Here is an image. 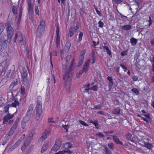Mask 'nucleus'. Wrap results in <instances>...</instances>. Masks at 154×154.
<instances>
[{
	"mask_svg": "<svg viewBox=\"0 0 154 154\" xmlns=\"http://www.w3.org/2000/svg\"><path fill=\"white\" fill-rule=\"evenodd\" d=\"M45 21H42L38 27L36 32V36L38 38H41L42 37L45 32Z\"/></svg>",
	"mask_w": 154,
	"mask_h": 154,
	"instance_id": "f257e3e1",
	"label": "nucleus"
},
{
	"mask_svg": "<svg viewBox=\"0 0 154 154\" xmlns=\"http://www.w3.org/2000/svg\"><path fill=\"white\" fill-rule=\"evenodd\" d=\"M19 41L20 43L22 45H25L26 44L25 38L20 32H17L15 34V36L14 39V42H16L17 39Z\"/></svg>",
	"mask_w": 154,
	"mask_h": 154,
	"instance_id": "f03ea898",
	"label": "nucleus"
},
{
	"mask_svg": "<svg viewBox=\"0 0 154 154\" xmlns=\"http://www.w3.org/2000/svg\"><path fill=\"white\" fill-rule=\"evenodd\" d=\"M5 25L7 32L8 38L11 39L14 34L13 29L9 23H6Z\"/></svg>",
	"mask_w": 154,
	"mask_h": 154,
	"instance_id": "7ed1b4c3",
	"label": "nucleus"
},
{
	"mask_svg": "<svg viewBox=\"0 0 154 154\" xmlns=\"http://www.w3.org/2000/svg\"><path fill=\"white\" fill-rule=\"evenodd\" d=\"M90 85V84H88L87 85L85 86V87L82 88L81 89V91L83 93H88L89 94L88 92V90H92L95 91H97L98 87L97 85H94L90 88H89Z\"/></svg>",
	"mask_w": 154,
	"mask_h": 154,
	"instance_id": "20e7f679",
	"label": "nucleus"
},
{
	"mask_svg": "<svg viewBox=\"0 0 154 154\" xmlns=\"http://www.w3.org/2000/svg\"><path fill=\"white\" fill-rule=\"evenodd\" d=\"M21 99V97L20 96H17L12 100V104H10L11 107H16L17 106L19 105L20 102V101Z\"/></svg>",
	"mask_w": 154,
	"mask_h": 154,
	"instance_id": "39448f33",
	"label": "nucleus"
},
{
	"mask_svg": "<svg viewBox=\"0 0 154 154\" xmlns=\"http://www.w3.org/2000/svg\"><path fill=\"white\" fill-rule=\"evenodd\" d=\"M10 57L9 54L7 52H4L3 54L0 55V63H3L5 61H7L10 59Z\"/></svg>",
	"mask_w": 154,
	"mask_h": 154,
	"instance_id": "423d86ee",
	"label": "nucleus"
},
{
	"mask_svg": "<svg viewBox=\"0 0 154 154\" xmlns=\"http://www.w3.org/2000/svg\"><path fill=\"white\" fill-rule=\"evenodd\" d=\"M31 116L26 114L25 116L23 118L21 121V126L23 128H24L26 126V123L28 122L30 119Z\"/></svg>",
	"mask_w": 154,
	"mask_h": 154,
	"instance_id": "0eeeda50",
	"label": "nucleus"
},
{
	"mask_svg": "<svg viewBox=\"0 0 154 154\" xmlns=\"http://www.w3.org/2000/svg\"><path fill=\"white\" fill-rule=\"evenodd\" d=\"M61 145V143L59 140H57L55 144L52 148V150L55 152L57 151L59 149Z\"/></svg>",
	"mask_w": 154,
	"mask_h": 154,
	"instance_id": "6e6552de",
	"label": "nucleus"
},
{
	"mask_svg": "<svg viewBox=\"0 0 154 154\" xmlns=\"http://www.w3.org/2000/svg\"><path fill=\"white\" fill-rule=\"evenodd\" d=\"M86 51L85 50H83L81 53L79 58L78 65L80 66L83 63L84 60V56L85 54Z\"/></svg>",
	"mask_w": 154,
	"mask_h": 154,
	"instance_id": "1a4fd4ad",
	"label": "nucleus"
},
{
	"mask_svg": "<svg viewBox=\"0 0 154 154\" xmlns=\"http://www.w3.org/2000/svg\"><path fill=\"white\" fill-rule=\"evenodd\" d=\"M91 59H89L85 63L83 68L82 71L84 72H87L89 68Z\"/></svg>",
	"mask_w": 154,
	"mask_h": 154,
	"instance_id": "9d476101",
	"label": "nucleus"
},
{
	"mask_svg": "<svg viewBox=\"0 0 154 154\" xmlns=\"http://www.w3.org/2000/svg\"><path fill=\"white\" fill-rule=\"evenodd\" d=\"M28 8L27 9L28 13H33V5L32 4L31 2L29 0L27 2Z\"/></svg>",
	"mask_w": 154,
	"mask_h": 154,
	"instance_id": "9b49d317",
	"label": "nucleus"
},
{
	"mask_svg": "<svg viewBox=\"0 0 154 154\" xmlns=\"http://www.w3.org/2000/svg\"><path fill=\"white\" fill-rule=\"evenodd\" d=\"M34 105L32 103L28 107L27 110L26 114L31 116L32 113L34 108Z\"/></svg>",
	"mask_w": 154,
	"mask_h": 154,
	"instance_id": "f8f14e48",
	"label": "nucleus"
},
{
	"mask_svg": "<svg viewBox=\"0 0 154 154\" xmlns=\"http://www.w3.org/2000/svg\"><path fill=\"white\" fill-rule=\"evenodd\" d=\"M66 153L68 154H73V153L68 149H64L62 151H60L55 154H66Z\"/></svg>",
	"mask_w": 154,
	"mask_h": 154,
	"instance_id": "ddd939ff",
	"label": "nucleus"
},
{
	"mask_svg": "<svg viewBox=\"0 0 154 154\" xmlns=\"http://www.w3.org/2000/svg\"><path fill=\"white\" fill-rule=\"evenodd\" d=\"M30 143V140H28V139L27 140H26L24 142L23 145L21 148V149L22 150V151H24Z\"/></svg>",
	"mask_w": 154,
	"mask_h": 154,
	"instance_id": "4468645a",
	"label": "nucleus"
},
{
	"mask_svg": "<svg viewBox=\"0 0 154 154\" xmlns=\"http://www.w3.org/2000/svg\"><path fill=\"white\" fill-rule=\"evenodd\" d=\"M13 117V115H10L9 113L6 114L4 117L3 123H5V122H7L9 119H12Z\"/></svg>",
	"mask_w": 154,
	"mask_h": 154,
	"instance_id": "2eb2a0df",
	"label": "nucleus"
},
{
	"mask_svg": "<svg viewBox=\"0 0 154 154\" xmlns=\"http://www.w3.org/2000/svg\"><path fill=\"white\" fill-rule=\"evenodd\" d=\"M21 143V140H18L16 143L10 149H9V151H12L14 149L18 147L20 144Z\"/></svg>",
	"mask_w": 154,
	"mask_h": 154,
	"instance_id": "dca6fc26",
	"label": "nucleus"
},
{
	"mask_svg": "<svg viewBox=\"0 0 154 154\" xmlns=\"http://www.w3.org/2000/svg\"><path fill=\"white\" fill-rule=\"evenodd\" d=\"M6 40L0 39V51L6 45Z\"/></svg>",
	"mask_w": 154,
	"mask_h": 154,
	"instance_id": "f3484780",
	"label": "nucleus"
},
{
	"mask_svg": "<svg viewBox=\"0 0 154 154\" xmlns=\"http://www.w3.org/2000/svg\"><path fill=\"white\" fill-rule=\"evenodd\" d=\"M131 25L128 24L125 25L124 26H122L121 27V29L125 31H128L129 30L131 29Z\"/></svg>",
	"mask_w": 154,
	"mask_h": 154,
	"instance_id": "a211bd4d",
	"label": "nucleus"
},
{
	"mask_svg": "<svg viewBox=\"0 0 154 154\" xmlns=\"http://www.w3.org/2000/svg\"><path fill=\"white\" fill-rule=\"evenodd\" d=\"M48 148V144L47 143H45L42 146L41 152V153H43L46 151Z\"/></svg>",
	"mask_w": 154,
	"mask_h": 154,
	"instance_id": "6ab92c4d",
	"label": "nucleus"
},
{
	"mask_svg": "<svg viewBox=\"0 0 154 154\" xmlns=\"http://www.w3.org/2000/svg\"><path fill=\"white\" fill-rule=\"evenodd\" d=\"M49 134V132L48 131H45L41 137V139H42V141L45 140L48 137Z\"/></svg>",
	"mask_w": 154,
	"mask_h": 154,
	"instance_id": "aec40b11",
	"label": "nucleus"
},
{
	"mask_svg": "<svg viewBox=\"0 0 154 154\" xmlns=\"http://www.w3.org/2000/svg\"><path fill=\"white\" fill-rule=\"evenodd\" d=\"M112 136L113 137L114 141L117 144H119L121 145H123V143L119 140V139L117 137L114 136Z\"/></svg>",
	"mask_w": 154,
	"mask_h": 154,
	"instance_id": "412c9836",
	"label": "nucleus"
},
{
	"mask_svg": "<svg viewBox=\"0 0 154 154\" xmlns=\"http://www.w3.org/2000/svg\"><path fill=\"white\" fill-rule=\"evenodd\" d=\"M35 109L36 112H42V105L41 104H36Z\"/></svg>",
	"mask_w": 154,
	"mask_h": 154,
	"instance_id": "4be33fe9",
	"label": "nucleus"
},
{
	"mask_svg": "<svg viewBox=\"0 0 154 154\" xmlns=\"http://www.w3.org/2000/svg\"><path fill=\"white\" fill-rule=\"evenodd\" d=\"M144 146L149 149H151L153 147V146L152 144L149 143L144 142Z\"/></svg>",
	"mask_w": 154,
	"mask_h": 154,
	"instance_id": "5701e85b",
	"label": "nucleus"
},
{
	"mask_svg": "<svg viewBox=\"0 0 154 154\" xmlns=\"http://www.w3.org/2000/svg\"><path fill=\"white\" fill-rule=\"evenodd\" d=\"M71 47V44L70 42H67L64 47V50L65 51H68Z\"/></svg>",
	"mask_w": 154,
	"mask_h": 154,
	"instance_id": "b1692460",
	"label": "nucleus"
},
{
	"mask_svg": "<svg viewBox=\"0 0 154 154\" xmlns=\"http://www.w3.org/2000/svg\"><path fill=\"white\" fill-rule=\"evenodd\" d=\"M130 42L132 45L135 46L137 43V40L136 39L133 38L131 39Z\"/></svg>",
	"mask_w": 154,
	"mask_h": 154,
	"instance_id": "393cba45",
	"label": "nucleus"
},
{
	"mask_svg": "<svg viewBox=\"0 0 154 154\" xmlns=\"http://www.w3.org/2000/svg\"><path fill=\"white\" fill-rule=\"evenodd\" d=\"M22 77L24 78H26L27 76V73L26 70L24 69L22 71L21 74Z\"/></svg>",
	"mask_w": 154,
	"mask_h": 154,
	"instance_id": "a878e982",
	"label": "nucleus"
},
{
	"mask_svg": "<svg viewBox=\"0 0 154 154\" xmlns=\"http://www.w3.org/2000/svg\"><path fill=\"white\" fill-rule=\"evenodd\" d=\"M62 126L64 128V129L66 130V131H67V129L68 128V124H66V123L65 122V121H62Z\"/></svg>",
	"mask_w": 154,
	"mask_h": 154,
	"instance_id": "bb28decb",
	"label": "nucleus"
},
{
	"mask_svg": "<svg viewBox=\"0 0 154 154\" xmlns=\"http://www.w3.org/2000/svg\"><path fill=\"white\" fill-rule=\"evenodd\" d=\"M63 147L65 149H69L72 147V145L69 142H67L63 144Z\"/></svg>",
	"mask_w": 154,
	"mask_h": 154,
	"instance_id": "cd10ccee",
	"label": "nucleus"
},
{
	"mask_svg": "<svg viewBox=\"0 0 154 154\" xmlns=\"http://www.w3.org/2000/svg\"><path fill=\"white\" fill-rule=\"evenodd\" d=\"M42 113V112H36V114L35 115V119L36 120L38 121L39 120L40 118L41 115Z\"/></svg>",
	"mask_w": 154,
	"mask_h": 154,
	"instance_id": "c85d7f7f",
	"label": "nucleus"
},
{
	"mask_svg": "<svg viewBox=\"0 0 154 154\" xmlns=\"http://www.w3.org/2000/svg\"><path fill=\"white\" fill-rule=\"evenodd\" d=\"M34 133V131H31V132H30L29 134L28 135L27 137L26 140H27L28 139V140H30L31 142L32 138L33 136Z\"/></svg>",
	"mask_w": 154,
	"mask_h": 154,
	"instance_id": "c756f323",
	"label": "nucleus"
},
{
	"mask_svg": "<svg viewBox=\"0 0 154 154\" xmlns=\"http://www.w3.org/2000/svg\"><path fill=\"white\" fill-rule=\"evenodd\" d=\"M103 147L104 148V151L106 154H112L111 151L106 146H104Z\"/></svg>",
	"mask_w": 154,
	"mask_h": 154,
	"instance_id": "7c9ffc66",
	"label": "nucleus"
},
{
	"mask_svg": "<svg viewBox=\"0 0 154 154\" xmlns=\"http://www.w3.org/2000/svg\"><path fill=\"white\" fill-rule=\"evenodd\" d=\"M101 107L102 106L101 105L98 104L97 105L94 106L93 107L91 108V109L94 110L100 109L101 108Z\"/></svg>",
	"mask_w": 154,
	"mask_h": 154,
	"instance_id": "2f4dec72",
	"label": "nucleus"
},
{
	"mask_svg": "<svg viewBox=\"0 0 154 154\" xmlns=\"http://www.w3.org/2000/svg\"><path fill=\"white\" fill-rule=\"evenodd\" d=\"M103 47L104 49L106 50L107 53L109 55H111V52L109 50L108 47L107 46H103Z\"/></svg>",
	"mask_w": 154,
	"mask_h": 154,
	"instance_id": "473e14b6",
	"label": "nucleus"
},
{
	"mask_svg": "<svg viewBox=\"0 0 154 154\" xmlns=\"http://www.w3.org/2000/svg\"><path fill=\"white\" fill-rule=\"evenodd\" d=\"M42 98L41 96H38L37 99V104H41L42 105Z\"/></svg>",
	"mask_w": 154,
	"mask_h": 154,
	"instance_id": "72a5a7b5",
	"label": "nucleus"
},
{
	"mask_svg": "<svg viewBox=\"0 0 154 154\" xmlns=\"http://www.w3.org/2000/svg\"><path fill=\"white\" fill-rule=\"evenodd\" d=\"M11 107L10 105H8L5 106L4 107V112H8V109L10 107Z\"/></svg>",
	"mask_w": 154,
	"mask_h": 154,
	"instance_id": "f704fd0d",
	"label": "nucleus"
},
{
	"mask_svg": "<svg viewBox=\"0 0 154 154\" xmlns=\"http://www.w3.org/2000/svg\"><path fill=\"white\" fill-rule=\"evenodd\" d=\"M83 33L80 32L79 35V38L78 41V42H80L82 39V37L83 36Z\"/></svg>",
	"mask_w": 154,
	"mask_h": 154,
	"instance_id": "c9c22d12",
	"label": "nucleus"
},
{
	"mask_svg": "<svg viewBox=\"0 0 154 154\" xmlns=\"http://www.w3.org/2000/svg\"><path fill=\"white\" fill-rule=\"evenodd\" d=\"M12 11L14 14H17V8L16 6H13L12 8Z\"/></svg>",
	"mask_w": 154,
	"mask_h": 154,
	"instance_id": "e433bc0d",
	"label": "nucleus"
},
{
	"mask_svg": "<svg viewBox=\"0 0 154 154\" xmlns=\"http://www.w3.org/2000/svg\"><path fill=\"white\" fill-rule=\"evenodd\" d=\"M29 19L32 22L34 21V17L33 13H28Z\"/></svg>",
	"mask_w": 154,
	"mask_h": 154,
	"instance_id": "4c0bfd02",
	"label": "nucleus"
},
{
	"mask_svg": "<svg viewBox=\"0 0 154 154\" xmlns=\"http://www.w3.org/2000/svg\"><path fill=\"white\" fill-rule=\"evenodd\" d=\"M108 146L112 150H113L115 149L114 145L112 143H108Z\"/></svg>",
	"mask_w": 154,
	"mask_h": 154,
	"instance_id": "58836bf2",
	"label": "nucleus"
},
{
	"mask_svg": "<svg viewBox=\"0 0 154 154\" xmlns=\"http://www.w3.org/2000/svg\"><path fill=\"white\" fill-rule=\"evenodd\" d=\"M17 85V82H12L10 85V88L11 89H12L14 86Z\"/></svg>",
	"mask_w": 154,
	"mask_h": 154,
	"instance_id": "ea45409f",
	"label": "nucleus"
},
{
	"mask_svg": "<svg viewBox=\"0 0 154 154\" xmlns=\"http://www.w3.org/2000/svg\"><path fill=\"white\" fill-rule=\"evenodd\" d=\"M120 112V109L119 108L115 109L113 113L115 114H119Z\"/></svg>",
	"mask_w": 154,
	"mask_h": 154,
	"instance_id": "a19ab883",
	"label": "nucleus"
},
{
	"mask_svg": "<svg viewBox=\"0 0 154 154\" xmlns=\"http://www.w3.org/2000/svg\"><path fill=\"white\" fill-rule=\"evenodd\" d=\"M8 99H11L13 98V94L11 92H9L8 94Z\"/></svg>",
	"mask_w": 154,
	"mask_h": 154,
	"instance_id": "79ce46f5",
	"label": "nucleus"
},
{
	"mask_svg": "<svg viewBox=\"0 0 154 154\" xmlns=\"http://www.w3.org/2000/svg\"><path fill=\"white\" fill-rule=\"evenodd\" d=\"M22 7L21 5V4L20 7V11H19V17L20 18L21 16L22 13Z\"/></svg>",
	"mask_w": 154,
	"mask_h": 154,
	"instance_id": "37998d69",
	"label": "nucleus"
},
{
	"mask_svg": "<svg viewBox=\"0 0 154 154\" xmlns=\"http://www.w3.org/2000/svg\"><path fill=\"white\" fill-rule=\"evenodd\" d=\"M25 89L24 87L23 86L21 87L20 90V93L22 95H23L25 93Z\"/></svg>",
	"mask_w": 154,
	"mask_h": 154,
	"instance_id": "c03bdc74",
	"label": "nucleus"
},
{
	"mask_svg": "<svg viewBox=\"0 0 154 154\" xmlns=\"http://www.w3.org/2000/svg\"><path fill=\"white\" fill-rule=\"evenodd\" d=\"M20 121V119L19 118H17L16 120L15 123L13 125H15L17 127L18 124L19 123Z\"/></svg>",
	"mask_w": 154,
	"mask_h": 154,
	"instance_id": "a18cd8bd",
	"label": "nucleus"
},
{
	"mask_svg": "<svg viewBox=\"0 0 154 154\" xmlns=\"http://www.w3.org/2000/svg\"><path fill=\"white\" fill-rule=\"evenodd\" d=\"M131 137L132 134L129 133L127 134L126 136V137L127 139L128 140H131Z\"/></svg>",
	"mask_w": 154,
	"mask_h": 154,
	"instance_id": "49530a36",
	"label": "nucleus"
},
{
	"mask_svg": "<svg viewBox=\"0 0 154 154\" xmlns=\"http://www.w3.org/2000/svg\"><path fill=\"white\" fill-rule=\"evenodd\" d=\"M83 72L81 70L79 72H78L76 74V76L78 78H79L82 75V74L83 73Z\"/></svg>",
	"mask_w": 154,
	"mask_h": 154,
	"instance_id": "de8ad7c7",
	"label": "nucleus"
},
{
	"mask_svg": "<svg viewBox=\"0 0 154 154\" xmlns=\"http://www.w3.org/2000/svg\"><path fill=\"white\" fill-rule=\"evenodd\" d=\"M57 38L56 39V42L57 45L60 44V40L59 36H57Z\"/></svg>",
	"mask_w": 154,
	"mask_h": 154,
	"instance_id": "09e8293b",
	"label": "nucleus"
},
{
	"mask_svg": "<svg viewBox=\"0 0 154 154\" xmlns=\"http://www.w3.org/2000/svg\"><path fill=\"white\" fill-rule=\"evenodd\" d=\"M35 12L36 14L37 15H39V10L38 9V6H36L35 7Z\"/></svg>",
	"mask_w": 154,
	"mask_h": 154,
	"instance_id": "8fccbe9b",
	"label": "nucleus"
},
{
	"mask_svg": "<svg viewBox=\"0 0 154 154\" xmlns=\"http://www.w3.org/2000/svg\"><path fill=\"white\" fill-rule=\"evenodd\" d=\"M131 91L136 94H139V91L137 88H134L132 89Z\"/></svg>",
	"mask_w": 154,
	"mask_h": 154,
	"instance_id": "3c124183",
	"label": "nucleus"
},
{
	"mask_svg": "<svg viewBox=\"0 0 154 154\" xmlns=\"http://www.w3.org/2000/svg\"><path fill=\"white\" fill-rule=\"evenodd\" d=\"M4 29V26L2 24H0V35L2 33Z\"/></svg>",
	"mask_w": 154,
	"mask_h": 154,
	"instance_id": "603ef678",
	"label": "nucleus"
},
{
	"mask_svg": "<svg viewBox=\"0 0 154 154\" xmlns=\"http://www.w3.org/2000/svg\"><path fill=\"white\" fill-rule=\"evenodd\" d=\"M98 26L100 28H102L103 27L104 25L103 23V22L100 21L98 23Z\"/></svg>",
	"mask_w": 154,
	"mask_h": 154,
	"instance_id": "864d4df0",
	"label": "nucleus"
},
{
	"mask_svg": "<svg viewBox=\"0 0 154 154\" xmlns=\"http://www.w3.org/2000/svg\"><path fill=\"white\" fill-rule=\"evenodd\" d=\"M63 79L66 81H69L70 82L71 81V79L70 78L67 77V76L64 75L63 76Z\"/></svg>",
	"mask_w": 154,
	"mask_h": 154,
	"instance_id": "5fc2aeb1",
	"label": "nucleus"
},
{
	"mask_svg": "<svg viewBox=\"0 0 154 154\" xmlns=\"http://www.w3.org/2000/svg\"><path fill=\"white\" fill-rule=\"evenodd\" d=\"M79 122L80 124L84 126H88V125L85 122L82 120L79 121Z\"/></svg>",
	"mask_w": 154,
	"mask_h": 154,
	"instance_id": "6e6d98bb",
	"label": "nucleus"
},
{
	"mask_svg": "<svg viewBox=\"0 0 154 154\" xmlns=\"http://www.w3.org/2000/svg\"><path fill=\"white\" fill-rule=\"evenodd\" d=\"M96 135L100 138H103L104 137V135L100 133L96 134Z\"/></svg>",
	"mask_w": 154,
	"mask_h": 154,
	"instance_id": "4d7b16f0",
	"label": "nucleus"
},
{
	"mask_svg": "<svg viewBox=\"0 0 154 154\" xmlns=\"http://www.w3.org/2000/svg\"><path fill=\"white\" fill-rule=\"evenodd\" d=\"M17 127L15 125H13V126L11 128V130L13 131L14 132Z\"/></svg>",
	"mask_w": 154,
	"mask_h": 154,
	"instance_id": "13d9d810",
	"label": "nucleus"
},
{
	"mask_svg": "<svg viewBox=\"0 0 154 154\" xmlns=\"http://www.w3.org/2000/svg\"><path fill=\"white\" fill-rule=\"evenodd\" d=\"M17 127L15 125H13V126L11 128V130L13 131L14 132Z\"/></svg>",
	"mask_w": 154,
	"mask_h": 154,
	"instance_id": "bf43d9fd",
	"label": "nucleus"
},
{
	"mask_svg": "<svg viewBox=\"0 0 154 154\" xmlns=\"http://www.w3.org/2000/svg\"><path fill=\"white\" fill-rule=\"evenodd\" d=\"M11 71H10V70H9L8 72H7V78L8 77H9L11 76Z\"/></svg>",
	"mask_w": 154,
	"mask_h": 154,
	"instance_id": "052dcab7",
	"label": "nucleus"
},
{
	"mask_svg": "<svg viewBox=\"0 0 154 154\" xmlns=\"http://www.w3.org/2000/svg\"><path fill=\"white\" fill-rule=\"evenodd\" d=\"M69 34L70 37H72L74 34V32L71 29L69 30Z\"/></svg>",
	"mask_w": 154,
	"mask_h": 154,
	"instance_id": "680f3d73",
	"label": "nucleus"
},
{
	"mask_svg": "<svg viewBox=\"0 0 154 154\" xmlns=\"http://www.w3.org/2000/svg\"><path fill=\"white\" fill-rule=\"evenodd\" d=\"M93 44V45L94 46H95L97 45H98L99 44V41H98L97 42H96L95 41H93L92 42Z\"/></svg>",
	"mask_w": 154,
	"mask_h": 154,
	"instance_id": "e2e57ef3",
	"label": "nucleus"
},
{
	"mask_svg": "<svg viewBox=\"0 0 154 154\" xmlns=\"http://www.w3.org/2000/svg\"><path fill=\"white\" fill-rule=\"evenodd\" d=\"M142 115L147 119H149L150 118L149 114H144Z\"/></svg>",
	"mask_w": 154,
	"mask_h": 154,
	"instance_id": "0e129e2a",
	"label": "nucleus"
},
{
	"mask_svg": "<svg viewBox=\"0 0 154 154\" xmlns=\"http://www.w3.org/2000/svg\"><path fill=\"white\" fill-rule=\"evenodd\" d=\"M138 78L137 76L134 75L133 76L132 78V79L134 81H137L138 80Z\"/></svg>",
	"mask_w": 154,
	"mask_h": 154,
	"instance_id": "69168bd1",
	"label": "nucleus"
},
{
	"mask_svg": "<svg viewBox=\"0 0 154 154\" xmlns=\"http://www.w3.org/2000/svg\"><path fill=\"white\" fill-rule=\"evenodd\" d=\"M127 52L125 51H123L122 52H121V56H123L127 54Z\"/></svg>",
	"mask_w": 154,
	"mask_h": 154,
	"instance_id": "338daca9",
	"label": "nucleus"
},
{
	"mask_svg": "<svg viewBox=\"0 0 154 154\" xmlns=\"http://www.w3.org/2000/svg\"><path fill=\"white\" fill-rule=\"evenodd\" d=\"M120 66L124 69L125 72H126L127 68L123 65L122 64L120 65Z\"/></svg>",
	"mask_w": 154,
	"mask_h": 154,
	"instance_id": "774afa93",
	"label": "nucleus"
}]
</instances>
